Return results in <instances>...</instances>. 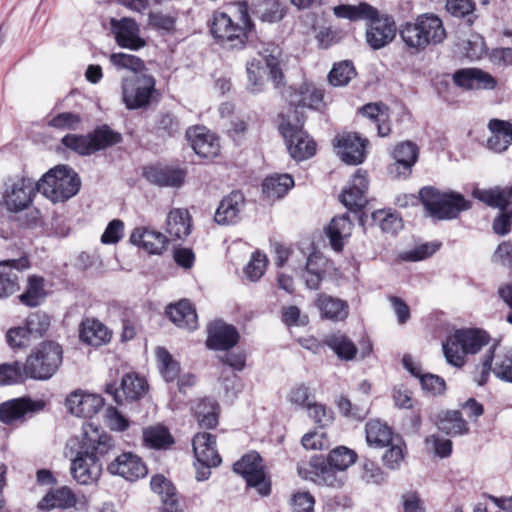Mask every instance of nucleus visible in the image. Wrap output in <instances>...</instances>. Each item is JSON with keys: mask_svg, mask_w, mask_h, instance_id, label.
Wrapping results in <instances>:
<instances>
[{"mask_svg": "<svg viewBox=\"0 0 512 512\" xmlns=\"http://www.w3.org/2000/svg\"><path fill=\"white\" fill-rule=\"evenodd\" d=\"M333 11L338 18L369 21L365 37L367 44L374 50L384 48L396 37L397 27L394 18L387 14H380L375 7L366 2H360L357 5L341 4L335 6Z\"/></svg>", "mask_w": 512, "mask_h": 512, "instance_id": "nucleus-1", "label": "nucleus"}, {"mask_svg": "<svg viewBox=\"0 0 512 512\" xmlns=\"http://www.w3.org/2000/svg\"><path fill=\"white\" fill-rule=\"evenodd\" d=\"M81 181L77 173L66 165H58L45 173L36 183V189L52 202H62L76 195Z\"/></svg>", "mask_w": 512, "mask_h": 512, "instance_id": "nucleus-2", "label": "nucleus"}, {"mask_svg": "<svg viewBox=\"0 0 512 512\" xmlns=\"http://www.w3.org/2000/svg\"><path fill=\"white\" fill-rule=\"evenodd\" d=\"M259 58H253L246 64L248 77V89L252 93L262 90L266 68L269 69L271 79L276 87L283 80V73L280 68L281 50L274 44H268L258 52Z\"/></svg>", "mask_w": 512, "mask_h": 512, "instance_id": "nucleus-3", "label": "nucleus"}, {"mask_svg": "<svg viewBox=\"0 0 512 512\" xmlns=\"http://www.w3.org/2000/svg\"><path fill=\"white\" fill-rule=\"evenodd\" d=\"M489 343V336L479 329L457 330L443 344V352L447 362L455 367L465 364L467 354H476Z\"/></svg>", "mask_w": 512, "mask_h": 512, "instance_id": "nucleus-4", "label": "nucleus"}, {"mask_svg": "<svg viewBox=\"0 0 512 512\" xmlns=\"http://www.w3.org/2000/svg\"><path fill=\"white\" fill-rule=\"evenodd\" d=\"M419 198L427 213L438 220L456 218L461 211L468 210L470 203L459 193H440L433 187H424Z\"/></svg>", "mask_w": 512, "mask_h": 512, "instance_id": "nucleus-5", "label": "nucleus"}, {"mask_svg": "<svg viewBox=\"0 0 512 512\" xmlns=\"http://www.w3.org/2000/svg\"><path fill=\"white\" fill-rule=\"evenodd\" d=\"M63 360L62 347L53 341L41 343L27 357L25 373L35 380H48L60 368Z\"/></svg>", "mask_w": 512, "mask_h": 512, "instance_id": "nucleus-6", "label": "nucleus"}, {"mask_svg": "<svg viewBox=\"0 0 512 512\" xmlns=\"http://www.w3.org/2000/svg\"><path fill=\"white\" fill-rule=\"evenodd\" d=\"M304 119L296 117L293 124L290 119L283 121L280 131L283 135L290 156L297 160H306L316 153L315 141L302 129Z\"/></svg>", "mask_w": 512, "mask_h": 512, "instance_id": "nucleus-7", "label": "nucleus"}, {"mask_svg": "<svg viewBox=\"0 0 512 512\" xmlns=\"http://www.w3.org/2000/svg\"><path fill=\"white\" fill-rule=\"evenodd\" d=\"M495 350V345L489 348L475 369L474 380L479 386L487 382L490 372L497 378L512 382V350L502 353H495Z\"/></svg>", "mask_w": 512, "mask_h": 512, "instance_id": "nucleus-8", "label": "nucleus"}, {"mask_svg": "<svg viewBox=\"0 0 512 512\" xmlns=\"http://www.w3.org/2000/svg\"><path fill=\"white\" fill-rule=\"evenodd\" d=\"M156 81L153 76L140 74L125 77L122 80V100L130 109H139L149 105L155 89Z\"/></svg>", "mask_w": 512, "mask_h": 512, "instance_id": "nucleus-9", "label": "nucleus"}, {"mask_svg": "<svg viewBox=\"0 0 512 512\" xmlns=\"http://www.w3.org/2000/svg\"><path fill=\"white\" fill-rule=\"evenodd\" d=\"M211 33L223 47L241 49L245 46L250 32L236 23L229 14L217 12L213 17Z\"/></svg>", "mask_w": 512, "mask_h": 512, "instance_id": "nucleus-10", "label": "nucleus"}, {"mask_svg": "<svg viewBox=\"0 0 512 512\" xmlns=\"http://www.w3.org/2000/svg\"><path fill=\"white\" fill-rule=\"evenodd\" d=\"M233 470L245 479L248 486L256 488L259 494L266 496L270 493V482L266 478L263 461L258 453L244 455L233 465Z\"/></svg>", "mask_w": 512, "mask_h": 512, "instance_id": "nucleus-11", "label": "nucleus"}, {"mask_svg": "<svg viewBox=\"0 0 512 512\" xmlns=\"http://www.w3.org/2000/svg\"><path fill=\"white\" fill-rule=\"evenodd\" d=\"M111 32L118 46L130 50H139L146 45L140 36V28L132 18L124 17L110 20Z\"/></svg>", "mask_w": 512, "mask_h": 512, "instance_id": "nucleus-12", "label": "nucleus"}, {"mask_svg": "<svg viewBox=\"0 0 512 512\" xmlns=\"http://www.w3.org/2000/svg\"><path fill=\"white\" fill-rule=\"evenodd\" d=\"M186 137L194 152L206 159H213L220 152L218 137L204 126H193L187 129Z\"/></svg>", "mask_w": 512, "mask_h": 512, "instance_id": "nucleus-13", "label": "nucleus"}, {"mask_svg": "<svg viewBox=\"0 0 512 512\" xmlns=\"http://www.w3.org/2000/svg\"><path fill=\"white\" fill-rule=\"evenodd\" d=\"M66 406L77 417L91 418L102 409L104 399L99 394L78 389L67 396Z\"/></svg>", "mask_w": 512, "mask_h": 512, "instance_id": "nucleus-14", "label": "nucleus"}, {"mask_svg": "<svg viewBox=\"0 0 512 512\" xmlns=\"http://www.w3.org/2000/svg\"><path fill=\"white\" fill-rule=\"evenodd\" d=\"M148 385L144 378L134 373H128L121 380V387L117 389L115 384L106 385V393L111 394L117 404L136 401L147 391Z\"/></svg>", "mask_w": 512, "mask_h": 512, "instance_id": "nucleus-15", "label": "nucleus"}, {"mask_svg": "<svg viewBox=\"0 0 512 512\" xmlns=\"http://www.w3.org/2000/svg\"><path fill=\"white\" fill-rule=\"evenodd\" d=\"M107 471L130 482L145 477L148 472L141 458L131 452L118 455L108 464Z\"/></svg>", "mask_w": 512, "mask_h": 512, "instance_id": "nucleus-16", "label": "nucleus"}, {"mask_svg": "<svg viewBox=\"0 0 512 512\" xmlns=\"http://www.w3.org/2000/svg\"><path fill=\"white\" fill-rule=\"evenodd\" d=\"M36 184L29 178H21L8 187L4 193V205L11 212L26 209L32 202Z\"/></svg>", "mask_w": 512, "mask_h": 512, "instance_id": "nucleus-17", "label": "nucleus"}, {"mask_svg": "<svg viewBox=\"0 0 512 512\" xmlns=\"http://www.w3.org/2000/svg\"><path fill=\"white\" fill-rule=\"evenodd\" d=\"M313 471L310 476L304 474L301 468L298 469L299 475L305 479L309 478L319 486H327L331 488H341L346 482V474L338 471L334 466L324 461L317 459L312 464Z\"/></svg>", "mask_w": 512, "mask_h": 512, "instance_id": "nucleus-18", "label": "nucleus"}, {"mask_svg": "<svg viewBox=\"0 0 512 512\" xmlns=\"http://www.w3.org/2000/svg\"><path fill=\"white\" fill-rule=\"evenodd\" d=\"M101 471L102 465L98 458L88 450L78 453L71 465L73 478L82 485L97 481Z\"/></svg>", "mask_w": 512, "mask_h": 512, "instance_id": "nucleus-19", "label": "nucleus"}, {"mask_svg": "<svg viewBox=\"0 0 512 512\" xmlns=\"http://www.w3.org/2000/svg\"><path fill=\"white\" fill-rule=\"evenodd\" d=\"M291 106L318 109L324 98V91L312 82H304L297 88L290 87L285 95Z\"/></svg>", "mask_w": 512, "mask_h": 512, "instance_id": "nucleus-20", "label": "nucleus"}, {"mask_svg": "<svg viewBox=\"0 0 512 512\" xmlns=\"http://www.w3.org/2000/svg\"><path fill=\"white\" fill-rule=\"evenodd\" d=\"M244 206V195L239 191H233L220 201L214 219L221 225L235 224L241 220Z\"/></svg>", "mask_w": 512, "mask_h": 512, "instance_id": "nucleus-21", "label": "nucleus"}, {"mask_svg": "<svg viewBox=\"0 0 512 512\" xmlns=\"http://www.w3.org/2000/svg\"><path fill=\"white\" fill-rule=\"evenodd\" d=\"M368 179L365 171L359 169L354 174L348 188L340 195V201L351 211L364 207L367 203Z\"/></svg>", "mask_w": 512, "mask_h": 512, "instance_id": "nucleus-22", "label": "nucleus"}, {"mask_svg": "<svg viewBox=\"0 0 512 512\" xmlns=\"http://www.w3.org/2000/svg\"><path fill=\"white\" fill-rule=\"evenodd\" d=\"M239 340L236 328L223 321H215L208 326L206 344L213 350H228L234 347Z\"/></svg>", "mask_w": 512, "mask_h": 512, "instance_id": "nucleus-23", "label": "nucleus"}, {"mask_svg": "<svg viewBox=\"0 0 512 512\" xmlns=\"http://www.w3.org/2000/svg\"><path fill=\"white\" fill-rule=\"evenodd\" d=\"M336 140L337 153L345 163L357 165L364 161L365 140L353 133L341 135Z\"/></svg>", "mask_w": 512, "mask_h": 512, "instance_id": "nucleus-24", "label": "nucleus"}, {"mask_svg": "<svg viewBox=\"0 0 512 512\" xmlns=\"http://www.w3.org/2000/svg\"><path fill=\"white\" fill-rule=\"evenodd\" d=\"M0 270V298L8 297L19 289L18 275L13 270L22 271L29 267V260L26 257L6 260L1 263Z\"/></svg>", "mask_w": 512, "mask_h": 512, "instance_id": "nucleus-25", "label": "nucleus"}, {"mask_svg": "<svg viewBox=\"0 0 512 512\" xmlns=\"http://www.w3.org/2000/svg\"><path fill=\"white\" fill-rule=\"evenodd\" d=\"M144 175L157 186L178 188L185 181L186 171L172 166H151L146 168Z\"/></svg>", "mask_w": 512, "mask_h": 512, "instance_id": "nucleus-26", "label": "nucleus"}, {"mask_svg": "<svg viewBox=\"0 0 512 512\" xmlns=\"http://www.w3.org/2000/svg\"><path fill=\"white\" fill-rule=\"evenodd\" d=\"M398 32L405 48L411 54L422 53L429 47L418 17L402 23Z\"/></svg>", "mask_w": 512, "mask_h": 512, "instance_id": "nucleus-27", "label": "nucleus"}, {"mask_svg": "<svg viewBox=\"0 0 512 512\" xmlns=\"http://www.w3.org/2000/svg\"><path fill=\"white\" fill-rule=\"evenodd\" d=\"M193 452L198 463L220 465L222 459L216 449V437L210 433H197L192 441Z\"/></svg>", "mask_w": 512, "mask_h": 512, "instance_id": "nucleus-28", "label": "nucleus"}, {"mask_svg": "<svg viewBox=\"0 0 512 512\" xmlns=\"http://www.w3.org/2000/svg\"><path fill=\"white\" fill-rule=\"evenodd\" d=\"M454 83L464 89H493L497 82L489 73L476 68L457 71L453 76Z\"/></svg>", "mask_w": 512, "mask_h": 512, "instance_id": "nucleus-29", "label": "nucleus"}, {"mask_svg": "<svg viewBox=\"0 0 512 512\" xmlns=\"http://www.w3.org/2000/svg\"><path fill=\"white\" fill-rule=\"evenodd\" d=\"M130 242L150 254H161L166 248L168 237L147 228H136L130 235Z\"/></svg>", "mask_w": 512, "mask_h": 512, "instance_id": "nucleus-30", "label": "nucleus"}, {"mask_svg": "<svg viewBox=\"0 0 512 512\" xmlns=\"http://www.w3.org/2000/svg\"><path fill=\"white\" fill-rule=\"evenodd\" d=\"M315 304L321 316L332 321H343L349 315V306L346 301L331 295L320 293Z\"/></svg>", "mask_w": 512, "mask_h": 512, "instance_id": "nucleus-31", "label": "nucleus"}, {"mask_svg": "<svg viewBox=\"0 0 512 512\" xmlns=\"http://www.w3.org/2000/svg\"><path fill=\"white\" fill-rule=\"evenodd\" d=\"M417 157L418 148L414 143L406 141L398 144L393 152L395 163L390 166V173L396 176L407 174L416 163Z\"/></svg>", "mask_w": 512, "mask_h": 512, "instance_id": "nucleus-32", "label": "nucleus"}, {"mask_svg": "<svg viewBox=\"0 0 512 512\" xmlns=\"http://www.w3.org/2000/svg\"><path fill=\"white\" fill-rule=\"evenodd\" d=\"M491 136L487 139L488 149L503 152L512 144V124L510 122L491 119L488 123Z\"/></svg>", "mask_w": 512, "mask_h": 512, "instance_id": "nucleus-33", "label": "nucleus"}, {"mask_svg": "<svg viewBox=\"0 0 512 512\" xmlns=\"http://www.w3.org/2000/svg\"><path fill=\"white\" fill-rule=\"evenodd\" d=\"M170 320L178 327L194 330L198 326V316L190 301L183 299L174 305H170L166 311Z\"/></svg>", "mask_w": 512, "mask_h": 512, "instance_id": "nucleus-34", "label": "nucleus"}, {"mask_svg": "<svg viewBox=\"0 0 512 512\" xmlns=\"http://www.w3.org/2000/svg\"><path fill=\"white\" fill-rule=\"evenodd\" d=\"M191 232V217L186 209H172L166 220V233L170 240L185 239Z\"/></svg>", "mask_w": 512, "mask_h": 512, "instance_id": "nucleus-35", "label": "nucleus"}, {"mask_svg": "<svg viewBox=\"0 0 512 512\" xmlns=\"http://www.w3.org/2000/svg\"><path fill=\"white\" fill-rule=\"evenodd\" d=\"M77 504V496L66 487L49 491L38 503V508L45 511L53 509H69Z\"/></svg>", "mask_w": 512, "mask_h": 512, "instance_id": "nucleus-36", "label": "nucleus"}, {"mask_svg": "<svg viewBox=\"0 0 512 512\" xmlns=\"http://www.w3.org/2000/svg\"><path fill=\"white\" fill-rule=\"evenodd\" d=\"M327 260L319 253H312L306 260V266L301 274L305 285L310 290L320 288L321 282L326 273Z\"/></svg>", "mask_w": 512, "mask_h": 512, "instance_id": "nucleus-37", "label": "nucleus"}, {"mask_svg": "<svg viewBox=\"0 0 512 512\" xmlns=\"http://www.w3.org/2000/svg\"><path fill=\"white\" fill-rule=\"evenodd\" d=\"M251 13L262 22L276 23L286 15V8L280 0H253Z\"/></svg>", "mask_w": 512, "mask_h": 512, "instance_id": "nucleus-38", "label": "nucleus"}, {"mask_svg": "<svg viewBox=\"0 0 512 512\" xmlns=\"http://www.w3.org/2000/svg\"><path fill=\"white\" fill-rule=\"evenodd\" d=\"M323 344L329 347L342 361H352L358 353L355 343L340 331L325 336Z\"/></svg>", "mask_w": 512, "mask_h": 512, "instance_id": "nucleus-39", "label": "nucleus"}, {"mask_svg": "<svg viewBox=\"0 0 512 512\" xmlns=\"http://www.w3.org/2000/svg\"><path fill=\"white\" fill-rule=\"evenodd\" d=\"M425 33L428 46H436L444 42L447 32L442 19L434 13H423L417 16Z\"/></svg>", "mask_w": 512, "mask_h": 512, "instance_id": "nucleus-40", "label": "nucleus"}, {"mask_svg": "<svg viewBox=\"0 0 512 512\" xmlns=\"http://www.w3.org/2000/svg\"><path fill=\"white\" fill-rule=\"evenodd\" d=\"M37 404L30 399H15L0 405V420L6 424H13L21 420L27 413L34 412Z\"/></svg>", "mask_w": 512, "mask_h": 512, "instance_id": "nucleus-41", "label": "nucleus"}, {"mask_svg": "<svg viewBox=\"0 0 512 512\" xmlns=\"http://www.w3.org/2000/svg\"><path fill=\"white\" fill-rule=\"evenodd\" d=\"M352 222L348 214L334 217L327 227L326 234L329 238L331 247L339 252L343 249L344 240L350 237L352 232Z\"/></svg>", "mask_w": 512, "mask_h": 512, "instance_id": "nucleus-42", "label": "nucleus"}, {"mask_svg": "<svg viewBox=\"0 0 512 512\" xmlns=\"http://www.w3.org/2000/svg\"><path fill=\"white\" fill-rule=\"evenodd\" d=\"M79 337L83 342L91 346H100L110 340V333L107 327L100 321L86 319L81 324Z\"/></svg>", "mask_w": 512, "mask_h": 512, "instance_id": "nucleus-43", "label": "nucleus"}, {"mask_svg": "<svg viewBox=\"0 0 512 512\" xmlns=\"http://www.w3.org/2000/svg\"><path fill=\"white\" fill-rule=\"evenodd\" d=\"M366 441L369 446L383 448L388 446L393 438L391 428L380 420H370L365 426Z\"/></svg>", "mask_w": 512, "mask_h": 512, "instance_id": "nucleus-44", "label": "nucleus"}, {"mask_svg": "<svg viewBox=\"0 0 512 512\" xmlns=\"http://www.w3.org/2000/svg\"><path fill=\"white\" fill-rule=\"evenodd\" d=\"M363 116L372 120L377 124L378 134L381 137L388 136L391 132L390 123L388 122V108L377 103H369L361 108Z\"/></svg>", "mask_w": 512, "mask_h": 512, "instance_id": "nucleus-45", "label": "nucleus"}, {"mask_svg": "<svg viewBox=\"0 0 512 512\" xmlns=\"http://www.w3.org/2000/svg\"><path fill=\"white\" fill-rule=\"evenodd\" d=\"M89 135L91 137L93 153L107 149L122 141V135L112 130L108 125L97 127Z\"/></svg>", "mask_w": 512, "mask_h": 512, "instance_id": "nucleus-46", "label": "nucleus"}, {"mask_svg": "<svg viewBox=\"0 0 512 512\" xmlns=\"http://www.w3.org/2000/svg\"><path fill=\"white\" fill-rule=\"evenodd\" d=\"M438 428L447 435L456 436L469 431L466 421L459 411H447L438 421Z\"/></svg>", "mask_w": 512, "mask_h": 512, "instance_id": "nucleus-47", "label": "nucleus"}, {"mask_svg": "<svg viewBox=\"0 0 512 512\" xmlns=\"http://www.w3.org/2000/svg\"><path fill=\"white\" fill-rule=\"evenodd\" d=\"M294 186V180L289 174L267 177L263 183V192L269 198H280Z\"/></svg>", "mask_w": 512, "mask_h": 512, "instance_id": "nucleus-48", "label": "nucleus"}, {"mask_svg": "<svg viewBox=\"0 0 512 512\" xmlns=\"http://www.w3.org/2000/svg\"><path fill=\"white\" fill-rule=\"evenodd\" d=\"M195 415L201 427L212 429L218 424V405L212 399H203L197 403Z\"/></svg>", "mask_w": 512, "mask_h": 512, "instance_id": "nucleus-49", "label": "nucleus"}, {"mask_svg": "<svg viewBox=\"0 0 512 512\" xmlns=\"http://www.w3.org/2000/svg\"><path fill=\"white\" fill-rule=\"evenodd\" d=\"M155 355L161 375L167 381L175 380L180 373V364L164 347H157Z\"/></svg>", "mask_w": 512, "mask_h": 512, "instance_id": "nucleus-50", "label": "nucleus"}, {"mask_svg": "<svg viewBox=\"0 0 512 512\" xmlns=\"http://www.w3.org/2000/svg\"><path fill=\"white\" fill-rule=\"evenodd\" d=\"M150 486L153 492L158 494L164 505H176L177 491L173 483L165 476L157 474L151 478Z\"/></svg>", "mask_w": 512, "mask_h": 512, "instance_id": "nucleus-51", "label": "nucleus"}, {"mask_svg": "<svg viewBox=\"0 0 512 512\" xmlns=\"http://www.w3.org/2000/svg\"><path fill=\"white\" fill-rule=\"evenodd\" d=\"M143 440L145 445L151 448H167L173 443L169 431L160 425L147 427L143 431Z\"/></svg>", "mask_w": 512, "mask_h": 512, "instance_id": "nucleus-52", "label": "nucleus"}, {"mask_svg": "<svg viewBox=\"0 0 512 512\" xmlns=\"http://www.w3.org/2000/svg\"><path fill=\"white\" fill-rule=\"evenodd\" d=\"M356 459L357 454L355 451L345 446H339L329 453L327 462L338 471L345 473V470L354 464Z\"/></svg>", "mask_w": 512, "mask_h": 512, "instance_id": "nucleus-53", "label": "nucleus"}, {"mask_svg": "<svg viewBox=\"0 0 512 512\" xmlns=\"http://www.w3.org/2000/svg\"><path fill=\"white\" fill-rule=\"evenodd\" d=\"M356 75L354 66L349 61H342L334 64L331 69L328 80L333 86H345L347 85Z\"/></svg>", "mask_w": 512, "mask_h": 512, "instance_id": "nucleus-54", "label": "nucleus"}, {"mask_svg": "<svg viewBox=\"0 0 512 512\" xmlns=\"http://www.w3.org/2000/svg\"><path fill=\"white\" fill-rule=\"evenodd\" d=\"M29 376L25 373V365L19 362L0 365V385H11L23 382Z\"/></svg>", "mask_w": 512, "mask_h": 512, "instance_id": "nucleus-55", "label": "nucleus"}, {"mask_svg": "<svg viewBox=\"0 0 512 512\" xmlns=\"http://www.w3.org/2000/svg\"><path fill=\"white\" fill-rule=\"evenodd\" d=\"M109 60L115 68L119 70H130L137 75L145 68L144 61L132 54L112 53Z\"/></svg>", "mask_w": 512, "mask_h": 512, "instance_id": "nucleus-56", "label": "nucleus"}, {"mask_svg": "<svg viewBox=\"0 0 512 512\" xmlns=\"http://www.w3.org/2000/svg\"><path fill=\"white\" fill-rule=\"evenodd\" d=\"M372 218L377 222L382 231L395 234L402 229V219L398 214L385 210H378L372 213Z\"/></svg>", "mask_w": 512, "mask_h": 512, "instance_id": "nucleus-57", "label": "nucleus"}, {"mask_svg": "<svg viewBox=\"0 0 512 512\" xmlns=\"http://www.w3.org/2000/svg\"><path fill=\"white\" fill-rule=\"evenodd\" d=\"M43 297V280L35 276L30 277L27 290L20 296V301L27 306L35 307Z\"/></svg>", "mask_w": 512, "mask_h": 512, "instance_id": "nucleus-58", "label": "nucleus"}, {"mask_svg": "<svg viewBox=\"0 0 512 512\" xmlns=\"http://www.w3.org/2000/svg\"><path fill=\"white\" fill-rule=\"evenodd\" d=\"M267 263L268 259L265 254L260 251L254 252L244 269L246 277L252 282L258 281L264 275Z\"/></svg>", "mask_w": 512, "mask_h": 512, "instance_id": "nucleus-59", "label": "nucleus"}, {"mask_svg": "<svg viewBox=\"0 0 512 512\" xmlns=\"http://www.w3.org/2000/svg\"><path fill=\"white\" fill-rule=\"evenodd\" d=\"M94 435L88 436L86 433V442L84 445L87 446V450L91 449L90 453H93L96 457L98 455H105L113 447L112 438L107 434H99L97 430L93 431Z\"/></svg>", "mask_w": 512, "mask_h": 512, "instance_id": "nucleus-60", "label": "nucleus"}, {"mask_svg": "<svg viewBox=\"0 0 512 512\" xmlns=\"http://www.w3.org/2000/svg\"><path fill=\"white\" fill-rule=\"evenodd\" d=\"M390 448L383 455L384 465L391 469H398L404 460V443L401 439L392 440Z\"/></svg>", "mask_w": 512, "mask_h": 512, "instance_id": "nucleus-61", "label": "nucleus"}, {"mask_svg": "<svg viewBox=\"0 0 512 512\" xmlns=\"http://www.w3.org/2000/svg\"><path fill=\"white\" fill-rule=\"evenodd\" d=\"M62 143L67 148L77 152L80 155H91L93 149L91 145V137L87 135H66L62 139Z\"/></svg>", "mask_w": 512, "mask_h": 512, "instance_id": "nucleus-62", "label": "nucleus"}, {"mask_svg": "<svg viewBox=\"0 0 512 512\" xmlns=\"http://www.w3.org/2000/svg\"><path fill=\"white\" fill-rule=\"evenodd\" d=\"M288 401L301 409H306L313 401L309 387L304 384H298L291 388L287 395Z\"/></svg>", "mask_w": 512, "mask_h": 512, "instance_id": "nucleus-63", "label": "nucleus"}, {"mask_svg": "<svg viewBox=\"0 0 512 512\" xmlns=\"http://www.w3.org/2000/svg\"><path fill=\"white\" fill-rule=\"evenodd\" d=\"M50 325L49 317L45 313L35 312L30 314L27 319L25 329L31 335L41 336L45 333Z\"/></svg>", "mask_w": 512, "mask_h": 512, "instance_id": "nucleus-64", "label": "nucleus"}]
</instances>
